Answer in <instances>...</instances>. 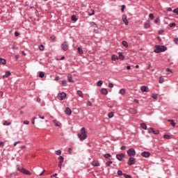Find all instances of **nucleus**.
<instances>
[{
  "label": "nucleus",
  "mask_w": 178,
  "mask_h": 178,
  "mask_svg": "<svg viewBox=\"0 0 178 178\" xmlns=\"http://www.w3.org/2000/svg\"><path fill=\"white\" fill-rule=\"evenodd\" d=\"M78 138L80 141H84L87 138V131H86V128L82 127L81 129L80 133L77 134Z\"/></svg>",
  "instance_id": "obj_1"
},
{
  "label": "nucleus",
  "mask_w": 178,
  "mask_h": 178,
  "mask_svg": "<svg viewBox=\"0 0 178 178\" xmlns=\"http://www.w3.org/2000/svg\"><path fill=\"white\" fill-rule=\"evenodd\" d=\"M127 152L130 157L136 156V149L134 148H130Z\"/></svg>",
  "instance_id": "obj_2"
},
{
  "label": "nucleus",
  "mask_w": 178,
  "mask_h": 178,
  "mask_svg": "<svg viewBox=\"0 0 178 178\" xmlns=\"http://www.w3.org/2000/svg\"><path fill=\"white\" fill-rule=\"evenodd\" d=\"M136 159L134 157H130L128 160L127 165L131 166V165H136Z\"/></svg>",
  "instance_id": "obj_3"
},
{
  "label": "nucleus",
  "mask_w": 178,
  "mask_h": 178,
  "mask_svg": "<svg viewBox=\"0 0 178 178\" xmlns=\"http://www.w3.org/2000/svg\"><path fill=\"white\" fill-rule=\"evenodd\" d=\"M66 98V93L65 92H61L58 94V99L60 101H63Z\"/></svg>",
  "instance_id": "obj_4"
},
{
  "label": "nucleus",
  "mask_w": 178,
  "mask_h": 178,
  "mask_svg": "<svg viewBox=\"0 0 178 178\" xmlns=\"http://www.w3.org/2000/svg\"><path fill=\"white\" fill-rule=\"evenodd\" d=\"M61 48L63 51H67V49H69V44H67V42H64L61 44Z\"/></svg>",
  "instance_id": "obj_5"
},
{
  "label": "nucleus",
  "mask_w": 178,
  "mask_h": 178,
  "mask_svg": "<svg viewBox=\"0 0 178 178\" xmlns=\"http://www.w3.org/2000/svg\"><path fill=\"white\" fill-rule=\"evenodd\" d=\"M116 158L118 161H120V162H122V161H123V159H124V154L121 153V154H116Z\"/></svg>",
  "instance_id": "obj_6"
},
{
  "label": "nucleus",
  "mask_w": 178,
  "mask_h": 178,
  "mask_svg": "<svg viewBox=\"0 0 178 178\" xmlns=\"http://www.w3.org/2000/svg\"><path fill=\"white\" fill-rule=\"evenodd\" d=\"M154 52H155L156 54H159V53L162 52V49L161 47V45H156L155 47Z\"/></svg>",
  "instance_id": "obj_7"
},
{
  "label": "nucleus",
  "mask_w": 178,
  "mask_h": 178,
  "mask_svg": "<svg viewBox=\"0 0 178 178\" xmlns=\"http://www.w3.org/2000/svg\"><path fill=\"white\" fill-rule=\"evenodd\" d=\"M122 19L125 26H127L129 24V22L127 21V16L126 15H123L122 16Z\"/></svg>",
  "instance_id": "obj_8"
},
{
  "label": "nucleus",
  "mask_w": 178,
  "mask_h": 178,
  "mask_svg": "<svg viewBox=\"0 0 178 178\" xmlns=\"http://www.w3.org/2000/svg\"><path fill=\"white\" fill-rule=\"evenodd\" d=\"M141 155L143 156V158H148L149 157V155H151V153L149 152H143L141 153Z\"/></svg>",
  "instance_id": "obj_9"
},
{
  "label": "nucleus",
  "mask_w": 178,
  "mask_h": 178,
  "mask_svg": "<svg viewBox=\"0 0 178 178\" xmlns=\"http://www.w3.org/2000/svg\"><path fill=\"white\" fill-rule=\"evenodd\" d=\"M140 90L142 92H148L149 91V89L147 86H141Z\"/></svg>",
  "instance_id": "obj_10"
},
{
  "label": "nucleus",
  "mask_w": 178,
  "mask_h": 178,
  "mask_svg": "<svg viewBox=\"0 0 178 178\" xmlns=\"http://www.w3.org/2000/svg\"><path fill=\"white\" fill-rule=\"evenodd\" d=\"M65 115H68L69 116H70V115H72V109H70V108L67 107L65 108Z\"/></svg>",
  "instance_id": "obj_11"
},
{
  "label": "nucleus",
  "mask_w": 178,
  "mask_h": 178,
  "mask_svg": "<svg viewBox=\"0 0 178 178\" xmlns=\"http://www.w3.org/2000/svg\"><path fill=\"white\" fill-rule=\"evenodd\" d=\"M101 94H102V95H108V90L106 88H102L101 90Z\"/></svg>",
  "instance_id": "obj_12"
},
{
  "label": "nucleus",
  "mask_w": 178,
  "mask_h": 178,
  "mask_svg": "<svg viewBox=\"0 0 178 178\" xmlns=\"http://www.w3.org/2000/svg\"><path fill=\"white\" fill-rule=\"evenodd\" d=\"M22 173H24V175H27V176H31V173L30 171L26 170L24 168V170H22Z\"/></svg>",
  "instance_id": "obj_13"
},
{
  "label": "nucleus",
  "mask_w": 178,
  "mask_h": 178,
  "mask_svg": "<svg viewBox=\"0 0 178 178\" xmlns=\"http://www.w3.org/2000/svg\"><path fill=\"white\" fill-rule=\"evenodd\" d=\"M92 166H100L101 165L99 161H93L92 162Z\"/></svg>",
  "instance_id": "obj_14"
},
{
  "label": "nucleus",
  "mask_w": 178,
  "mask_h": 178,
  "mask_svg": "<svg viewBox=\"0 0 178 178\" xmlns=\"http://www.w3.org/2000/svg\"><path fill=\"white\" fill-rule=\"evenodd\" d=\"M10 76V72L6 71V74L3 76V79H6Z\"/></svg>",
  "instance_id": "obj_15"
},
{
  "label": "nucleus",
  "mask_w": 178,
  "mask_h": 178,
  "mask_svg": "<svg viewBox=\"0 0 178 178\" xmlns=\"http://www.w3.org/2000/svg\"><path fill=\"white\" fill-rule=\"evenodd\" d=\"M16 168L18 172H21V173L23 172V170L24 169L23 167L20 166V165H17Z\"/></svg>",
  "instance_id": "obj_16"
},
{
  "label": "nucleus",
  "mask_w": 178,
  "mask_h": 178,
  "mask_svg": "<svg viewBox=\"0 0 178 178\" xmlns=\"http://www.w3.org/2000/svg\"><path fill=\"white\" fill-rule=\"evenodd\" d=\"M67 80L69 83H74V81L73 80V76H72V75L67 76Z\"/></svg>",
  "instance_id": "obj_17"
},
{
  "label": "nucleus",
  "mask_w": 178,
  "mask_h": 178,
  "mask_svg": "<svg viewBox=\"0 0 178 178\" xmlns=\"http://www.w3.org/2000/svg\"><path fill=\"white\" fill-rule=\"evenodd\" d=\"M104 157L106 158V159H111V158H112V155H111L109 153H107L104 155Z\"/></svg>",
  "instance_id": "obj_18"
},
{
  "label": "nucleus",
  "mask_w": 178,
  "mask_h": 178,
  "mask_svg": "<svg viewBox=\"0 0 178 178\" xmlns=\"http://www.w3.org/2000/svg\"><path fill=\"white\" fill-rule=\"evenodd\" d=\"M168 122H170L171 126H172V127H175V126H176V122H175V120H168Z\"/></svg>",
  "instance_id": "obj_19"
},
{
  "label": "nucleus",
  "mask_w": 178,
  "mask_h": 178,
  "mask_svg": "<svg viewBox=\"0 0 178 178\" xmlns=\"http://www.w3.org/2000/svg\"><path fill=\"white\" fill-rule=\"evenodd\" d=\"M77 51L79 55H83V54H84V51H83V49H81V47H78Z\"/></svg>",
  "instance_id": "obj_20"
},
{
  "label": "nucleus",
  "mask_w": 178,
  "mask_h": 178,
  "mask_svg": "<svg viewBox=\"0 0 178 178\" xmlns=\"http://www.w3.org/2000/svg\"><path fill=\"white\" fill-rule=\"evenodd\" d=\"M118 56L121 60H123V59H124V56H123V54L122 52L118 53Z\"/></svg>",
  "instance_id": "obj_21"
},
{
  "label": "nucleus",
  "mask_w": 178,
  "mask_h": 178,
  "mask_svg": "<svg viewBox=\"0 0 178 178\" xmlns=\"http://www.w3.org/2000/svg\"><path fill=\"white\" fill-rule=\"evenodd\" d=\"M119 93L121 95H124V94H126V89H124V88L120 89Z\"/></svg>",
  "instance_id": "obj_22"
},
{
  "label": "nucleus",
  "mask_w": 178,
  "mask_h": 178,
  "mask_svg": "<svg viewBox=\"0 0 178 178\" xmlns=\"http://www.w3.org/2000/svg\"><path fill=\"white\" fill-rule=\"evenodd\" d=\"M129 112L130 113H132V115H136V113H137V111H136L134 108H130Z\"/></svg>",
  "instance_id": "obj_23"
},
{
  "label": "nucleus",
  "mask_w": 178,
  "mask_h": 178,
  "mask_svg": "<svg viewBox=\"0 0 178 178\" xmlns=\"http://www.w3.org/2000/svg\"><path fill=\"white\" fill-rule=\"evenodd\" d=\"M0 63H2V65H6V60L3 58H0Z\"/></svg>",
  "instance_id": "obj_24"
},
{
  "label": "nucleus",
  "mask_w": 178,
  "mask_h": 178,
  "mask_svg": "<svg viewBox=\"0 0 178 178\" xmlns=\"http://www.w3.org/2000/svg\"><path fill=\"white\" fill-rule=\"evenodd\" d=\"M140 127L143 129V130H147V124L145 123H141Z\"/></svg>",
  "instance_id": "obj_25"
},
{
  "label": "nucleus",
  "mask_w": 178,
  "mask_h": 178,
  "mask_svg": "<svg viewBox=\"0 0 178 178\" xmlns=\"http://www.w3.org/2000/svg\"><path fill=\"white\" fill-rule=\"evenodd\" d=\"M77 94L79 97H81V98H83V97H84V95L83 94V92L81 90H78Z\"/></svg>",
  "instance_id": "obj_26"
},
{
  "label": "nucleus",
  "mask_w": 178,
  "mask_h": 178,
  "mask_svg": "<svg viewBox=\"0 0 178 178\" xmlns=\"http://www.w3.org/2000/svg\"><path fill=\"white\" fill-rule=\"evenodd\" d=\"M45 76V73H44V72H40L39 73V77H40V79H42Z\"/></svg>",
  "instance_id": "obj_27"
},
{
  "label": "nucleus",
  "mask_w": 178,
  "mask_h": 178,
  "mask_svg": "<svg viewBox=\"0 0 178 178\" xmlns=\"http://www.w3.org/2000/svg\"><path fill=\"white\" fill-rule=\"evenodd\" d=\"M71 19L72 20V22H77L78 20L77 17H76V15H72Z\"/></svg>",
  "instance_id": "obj_28"
},
{
  "label": "nucleus",
  "mask_w": 178,
  "mask_h": 178,
  "mask_svg": "<svg viewBox=\"0 0 178 178\" xmlns=\"http://www.w3.org/2000/svg\"><path fill=\"white\" fill-rule=\"evenodd\" d=\"M53 122H54L55 126H56L57 127H59V126H60V124L59 122H58V120H54Z\"/></svg>",
  "instance_id": "obj_29"
},
{
  "label": "nucleus",
  "mask_w": 178,
  "mask_h": 178,
  "mask_svg": "<svg viewBox=\"0 0 178 178\" xmlns=\"http://www.w3.org/2000/svg\"><path fill=\"white\" fill-rule=\"evenodd\" d=\"M111 59L112 60H118V59H119V57H118V56L116 55H113Z\"/></svg>",
  "instance_id": "obj_30"
},
{
  "label": "nucleus",
  "mask_w": 178,
  "mask_h": 178,
  "mask_svg": "<svg viewBox=\"0 0 178 178\" xmlns=\"http://www.w3.org/2000/svg\"><path fill=\"white\" fill-rule=\"evenodd\" d=\"M95 15V11L94 10H91L90 12L88 13V16H93Z\"/></svg>",
  "instance_id": "obj_31"
},
{
  "label": "nucleus",
  "mask_w": 178,
  "mask_h": 178,
  "mask_svg": "<svg viewBox=\"0 0 178 178\" xmlns=\"http://www.w3.org/2000/svg\"><path fill=\"white\" fill-rule=\"evenodd\" d=\"M113 163V162L112 161H108L107 162H106V166H111V165H112Z\"/></svg>",
  "instance_id": "obj_32"
},
{
  "label": "nucleus",
  "mask_w": 178,
  "mask_h": 178,
  "mask_svg": "<svg viewBox=\"0 0 178 178\" xmlns=\"http://www.w3.org/2000/svg\"><path fill=\"white\" fill-rule=\"evenodd\" d=\"M161 52H165L168 49V47L166 46H161Z\"/></svg>",
  "instance_id": "obj_33"
},
{
  "label": "nucleus",
  "mask_w": 178,
  "mask_h": 178,
  "mask_svg": "<svg viewBox=\"0 0 178 178\" xmlns=\"http://www.w3.org/2000/svg\"><path fill=\"white\" fill-rule=\"evenodd\" d=\"M61 84L63 87H66L67 86V81L66 80L62 81Z\"/></svg>",
  "instance_id": "obj_34"
},
{
  "label": "nucleus",
  "mask_w": 178,
  "mask_h": 178,
  "mask_svg": "<svg viewBox=\"0 0 178 178\" xmlns=\"http://www.w3.org/2000/svg\"><path fill=\"white\" fill-rule=\"evenodd\" d=\"M117 173H118V176H124V173H123V171H122V170H118L117 172Z\"/></svg>",
  "instance_id": "obj_35"
},
{
  "label": "nucleus",
  "mask_w": 178,
  "mask_h": 178,
  "mask_svg": "<svg viewBox=\"0 0 178 178\" xmlns=\"http://www.w3.org/2000/svg\"><path fill=\"white\" fill-rule=\"evenodd\" d=\"M122 44L123 45V47H125V48H127V47H129V44H127V42H126L124 40L122 41Z\"/></svg>",
  "instance_id": "obj_36"
},
{
  "label": "nucleus",
  "mask_w": 178,
  "mask_h": 178,
  "mask_svg": "<svg viewBox=\"0 0 178 178\" xmlns=\"http://www.w3.org/2000/svg\"><path fill=\"white\" fill-rule=\"evenodd\" d=\"M102 84H104V82L102 81H99L97 83V86L98 87H101L102 86Z\"/></svg>",
  "instance_id": "obj_37"
},
{
  "label": "nucleus",
  "mask_w": 178,
  "mask_h": 178,
  "mask_svg": "<svg viewBox=\"0 0 178 178\" xmlns=\"http://www.w3.org/2000/svg\"><path fill=\"white\" fill-rule=\"evenodd\" d=\"M108 116L109 119H112V118L113 117V112H110L108 114Z\"/></svg>",
  "instance_id": "obj_38"
},
{
  "label": "nucleus",
  "mask_w": 178,
  "mask_h": 178,
  "mask_svg": "<svg viewBox=\"0 0 178 178\" xmlns=\"http://www.w3.org/2000/svg\"><path fill=\"white\" fill-rule=\"evenodd\" d=\"M149 17L150 20H154V14H152V13L149 14Z\"/></svg>",
  "instance_id": "obj_39"
},
{
  "label": "nucleus",
  "mask_w": 178,
  "mask_h": 178,
  "mask_svg": "<svg viewBox=\"0 0 178 178\" xmlns=\"http://www.w3.org/2000/svg\"><path fill=\"white\" fill-rule=\"evenodd\" d=\"M68 154H70V155L73 154V149H72V147L68 148Z\"/></svg>",
  "instance_id": "obj_40"
},
{
  "label": "nucleus",
  "mask_w": 178,
  "mask_h": 178,
  "mask_svg": "<svg viewBox=\"0 0 178 178\" xmlns=\"http://www.w3.org/2000/svg\"><path fill=\"white\" fill-rule=\"evenodd\" d=\"M163 137L166 140H170V136H169L168 134H164Z\"/></svg>",
  "instance_id": "obj_41"
},
{
  "label": "nucleus",
  "mask_w": 178,
  "mask_h": 178,
  "mask_svg": "<svg viewBox=\"0 0 178 178\" xmlns=\"http://www.w3.org/2000/svg\"><path fill=\"white\" fill-rule=\"evenodd\" d=\"M163 81H164V79L160 76V77H159V82L161 84H162V83H163Z\"/></svg>",
  "instance_id": "obj_42"
},
{
  "label": "nucleus",
  "mask_w": 178,
  "mask_h": 178,
  "mask_svg": "<svg viewBox=\"0 0 178 178\" xmlns=\"http://www.w3.org/2000/svg\"><path fill=\"white\" fill-rule=\"evenodd\" d=\"M3 125L4 126H10V122H8V121H4Z\"/></svg>",
  "instance_id": "obj_43"
},
{
  "label": "nucleus",
  "mask_w": 178,
  "mask_h": 178,
  "mask_svg": "<svg viewBox=\"0 0 178 178\" xmlns=\"http://www.w3.org/2000/svg\"><path fill=\"white\" fill-rule=\"evenodd\" d=\"M124 178H133V177H131V175H129L127 174H124Z\"/></svg>",
  "instance_id": "obj_44"
},
{
  "label": "nucleus",
  "mask_w": 178,
  "mask_h": 178,
  "mask_svg": "<svg viewBox=\"0 0 178 178\" xmlns=\"http://www.w3.org/2000/svg\"><path fill=\"white\" fill-rule=\"evenodd\" d=\"M58 159H59V162H63V161H64V158H63V156H60L59 157H58Z\"/></svg>",
  "instance_id": "obj_45"
},
{
  "label": "nucleus",
  "mask_w": 178,
  "mask_h": 178,
  "mask_svg": "<svg viewBox=\"0 0 178 178\" xmlns=\"http://www.w3.org/2000/svg\"><path fill=\"white\" fill-rule=\"evenodd\" d=\"M148 133H154V128H152V127L149 128Z\"/></svg>",
  "instance_id": "obj_46"
},
{
  "label": "nucleus",
  "mask_w": 178,
  "mask_h": 178,
  "mask_svg": "<svg viewBox=\"0 0 178 178\" xmlns=\"http://www.w3.org/2000/svg\"><path fill=\"white\" fill-rule=\"evenodd\" d=\"M50 38L51 41H55V40H56V37L55 35H51Z\"/></svg>",
  "instance_id": "obj_47"
},
{
  "label": "nucleus",
  "mask_w": 178,
  "mask_h": 178,
  "mask_svg": "<svg viewBox=\"0 0 178 178\" xmlns=\"http://www.w3.org/2000/svg\"><path fill=\"white\" fill-rule=\"evenodd\" d=\"M153 134H155V135L159 134V130H153Z\"/></svg>",
  "instance_id": "obj_48"
},
{
  "label": "nucleus",
  "mask_w": 178,
  "mask_h": 178,
  "mask_svg": "<svg viewBox=\"0 0 178 178\" xmlns=\"http://www.w3.org/2000/svg\"><path fill=\"white\" fill-rule=\"evenodd\" d=\"M56 155H60L62 154V151L60 149H58L56 152Z\"/></svg>",
  "instance_id": "obj_49"
},
{
  "label": "nucleus",
  "mask_w": 178,
  "mask_h": 178,
  "mask_svg": "<svg viewBox=\"0 0 178 178\" xmlns=\"http://www.w3.org/2000/svg\"><path fill=\"white\" fill-rule=\"evenodd\" d=\"M152 97L154 98V99H158V95L154 94L152 95Z\"/></svg>",
  "instance_id": "obj_50"
},
{
  "label": "nucleus",
  "mask_w": 178,
  "mask_h": 178,
  "mask_svg": "<svg viewBox=\"0 0 178 178\" xmlns=\"http://www.w3.org/2000/svg\"><path fill=\"white\" fill-rule=\"evenodd\" d=\"M39 49H40V51H44V45L40 44V45L39 46Z\"/></svg>",
  "instance_id": "obj_51"
},
{
  "label": "nucleus",
  "mask_w": 178,
  "mask_h": 178,
  "mask_svg": "<svg viewBox=\"0 0 178 178\" xmlns=\"http://www.w3.org/2000/svg\"><path fill=\"white\" fill-rule=\"evenodd\" d=\"M5 145V142H1V141H0V147H1V148H3V146Z\"/></svg>",
  "instance_id": "obj_52"
},
{
  "label": "nucleus",
  "mask_w": 178,
  "mask_h": 178,
  "mask_svg": "<svg viewBox=\"0 0 178 178\" xmlns=\"http://www.w3.org/2000/svg\"><path fill=\"white\" fill-rule=\"evenodd\" d=\"M126 8V6L122 5V8H121V12L123 13V12H124V8Z\"/></svg>",
  "instance_id": "obj_53"
},
{
  "label": "nucleus",
  "mask_w": 178,
  "mask_h": 178,
  "mask_svg": "<svg viewBox=\"0 0 178 178\" xmlns=\"http://www.w3.org/2000/svg\"><path fill=\"white\" fill-rule=\"evenodd\" d=\"M145 29H149V24L145 23Z\"/></svg>",
  "instance_id": "obj_54"
},
{
  "label": "nucleus",
  "mask_w": 178,
  "mask_h": 178,
  "mask_svg": "<svg viewBox=\"0 0 178 178\" xmlns=\"http://www.w3.org/2000/svg\"><path fill=\"white\" fill-rule=\"evenodd\" d=\"M173 13H176L177 15H178V8L173 10Z\"/></svg>",
  "instance_id": "obj_55"
},
{
  "label": "nucleus",
  "mask_w": 178,
  "mask_h": 178,
  "mask_svg": "<svg viewBox=\"0 0 178 178\" xmlns=\"http://www.w3.org/2000/svg\"><path fill=\"white\" fill-rule=\"evenodd\" d=\"M170 27H176V24L175 23H171L170 24Z\"/></svg>",
  "instance_id": "obj_56"
},
{
  "label": "nucleus",
  "mask_w": 178,
  "mask_h": 178,
  "mask_svg": "<svg viewBox=\"0 0 178 178\" xmlns=\"http://www.w3.org/2000/svg\"><path fill=\"white\" fill-rule=\"evenodd\" d=\"M174 42L177 45H178V38H175Z\"/></svg>",
  "instance_id": "obj_57"
},
{
  "label": "nucleus",
  "mask_w": 178,
  "mask_h": 178,
  "mask_svg": "<svg viewBox=\"0 0 178 178\" xmlns=\"http://www.w3.org/2000/svg\"><path fill=\"white\" fill-rule=\"evenodd\" d=\"M108 87H109V88H113V83H108Z\"/></svg>",
  "instance_id": "obj_58"
},
{
  "label": "nucleus",
  "mask_w": 178,
  "mask_h": 178,
  "mask_svg": "<svg viewBox=\"0 0 178 178\" xmlns=\"http://www.w3.org/2000/svg\"><path fill=\"white\" fill-rule=\"evenodd\" d=\"M24 124H30V121H29V120H24Z\"/></svg>",
  "instance_id": "obj_59"
},
{
  "label": "nucleus",
  "mask_w": 178,
  "mask_h": 178,
  "mask_svg": "<svg viewBox=\"0 0 178 178\" xmlns=\"http://www.w3.org/2000/svg\"><path fill=\"white\" fill-rule=\"evenodd\" d=\"M62 163H63V162L59 161L58 163V167L60 168V169H62Z\"/></svg>",
  "instance_id": "obj_60"
},
{
  "label": "nucleus",
  "mask_w": 178,
  "mask_h": 178,
  "mask_svg": "<svg viewBox=\"0 0 178 178\" xmlns=\"http://www.w3.org/2000/svg\"><path fill=\"white\" fill-rule=\"evenodd\" d=\"M20 143H21L20 141L15 142L13 144L14 147H16L17 145V144H20Z\"/></svg>",
  "instance_id": "obj_61"
},
{
  "label": "nucleus",
  "mask_w": 178,
  "mask_h": 178,
  "mask_svg": "<svg viewBox=\"0 0 178 178\" xmlns=\"http://www.w3.org/2000/svg\"><path fill=\"white\" fill-rule=\"evenodd\" d=\"M90 26H97V23L92 22L90 23Z\"/></svg>",
  "instance_id": "obj_62"
},
{
  "label": "nucleus",
  "mask_w": 178,
  "mask_h": 178,
  "mask_svg": "<svg viewBox=\"0 0 178 178\" xmlns=\"http://www.w3.org/2000/svg\"><path fill=\"white\" fill-rule=\"evenodd\" d=\"M126 148H127V147L124 145L120 147V149H122V151H124V149H126Z\"/></svg>",
  "instance_id": "obj_63"
},
{
  "label": "nucleus",
  "mask_w": 178,
  "mask_h": 178,
  "mask_svg": "<svg viewBox=\"0 0 178 178\" xmlns=\"http://www.w3.org/2000/svg\"><path fill=\"white\" fill-rule=\"evenodd\" d=\"M154 23H158V22H159V17H157L154 20Z\"/></svg>",
  "instance_id": "obj_64"
}]
</instances>
